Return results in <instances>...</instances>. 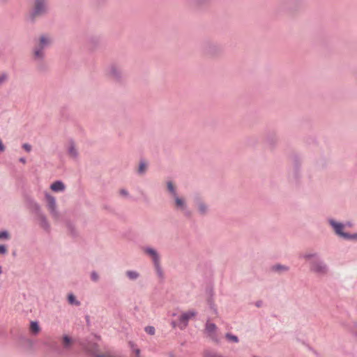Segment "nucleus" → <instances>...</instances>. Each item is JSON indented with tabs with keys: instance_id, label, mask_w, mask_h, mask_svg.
Segmentation results:
<instances>
[{
	"instance_id": "nucleus-1",
	"label": "nucleus",
	"mask_w": 357,
	"mask_h": 357,
	"mask_svg": "<svg viewBox=\"0 0 357 357\" xmlns=\"http://www.w3.org/2000/svg\"><path fill=\"white\" fill-rule=\"evenodd\" d=\"M47 10L45 0H33V7L30 13L31 19L44 14Z\"/></svg>"
},
{
	"instance_id": "nucleus-2",
	"label": "nucleus",
	"mask_w": 357,
	"mask_h": 357,
	"mask_svg": "<svg viewBox=\"0 0 357 357\" xmlns=\"http://www.w3.org/2000/svg\"><path fill=\"white\" fill-rule=\"evenodd\" d=\"M196 316V312L195 311L190 310L186 312L181 314L179 318V327L181 328H184L188 325V321L194 318Z\"/></svg>"
},
{
	"instance_id": "nucleus-3",
	"label": "nucleus",
	"mask_w": 357,
	"mask_h": 357,
	"mask_svg": "<svg viewBox=\"0 0 357 357\" xmlns=\"http://www.w3.org/2000/svg\"><path fill=\"white\" fill-rule=\"evenodd\" d=\"M330 223L333 226L335 233L337 234H338L339 236H342V237H343L344 238H356V237H357L356 234L351 236L349 235L348 234L343 232L342 231V229H343L344 226H343L342 224L335 222L333 220H331Z\"/></svg>"
},
{
	"instance_id": "nucleus-4",
	"label": "nucleus",
	"mask_w": 357,
	"mask_h": 357,
	"mask_svg": "<svg viewBox=\"0 0 357 357\" xmlns=\"http://www.w3.org/2000/svg\"><path fill=\"white\" fill-rule=\"evenodd\" d=\"M51 40L50 38L42 36L40 39L39 47L36 48L34 51V56L37 59H40L43 56L42 50L50 43Z\"/></svg>"
},
{
	"instance_id": "nucleus-5",
	"label": "nucleus",
	"mask_w": 357,
	"mask_h": 357,
	"mask_svg": "<svg viewBox=\"0 0 357 357\" xmlns=\"http://www.w3.org/2000/svg\"><path fill=\"white\" fill-rule=\"evenodd\" d=\"M144 251L146 254L152 257V260L155 264L158 273L161 275V269L160 268V259L156 251L152 248H146Z\"/></svg>"
},
{
	"instance_id": "nucleus-6",
	"label": "nucleus",
	"mask_w": 357,
	"mask_h": 357,
	"mask_svg": "<svg viewBox=\"0 0 357 357\" xmlns=\"http://www.w3.org/2000/svg\"><path fill=\"white\" fill-rule=\"evenodd\" d=\"M311 269L312 271L319 274H324L327 271L326 266L319 261L314 262L312 264Z\"/></svg>"
},
{
	"instance_id": "nucleus-7",
	"label": "nucleus",
	"mask_w": 357,
	"mask_h": 357,
	"mask_svg": "<svg viewBox=\"0 0 357 357\" xmlns=\"http://www.w3.org/2000/svg\"><path fill=\"white\" fill-rule=\"evenodd\" d=\"M216 329V326L214 324L209 322L206 323V331L207 334L214 340H217V336L215 335Z\"/></svg>"
},
{
	"instance_id": "nucleus-8",
	"label": "nucleus",
	"mask_w": 357,
	"mask_h": 357,
	"mask_svg": "<svg viewBox=\"0 0 357 357\" xmlns=\"http://www.w3.org/2000/svg\"><path fill=\"white\" fill-rule=\"evenodd\" d=\"M46 199L47 202L48 208L52 213H54L56 211V202L54 197L50 195H46Z\"/></svg>"
},
{
	"instance_id": "nucleus-9",
	"label": "nucleus",
	"mask_w": 357,
	"mask_h": 357,
	"mask_svg": "<svg viewBox=\"0 0 357 357\" xmlns=\"http://www.w3.org/2000/svg\"><path fill=\"white\" fill-rule=\"evenodd\" d=\"M50 188L54 192H61L64 190L65 185L61 181H56L51 185Z\"/></svg>"
},
{
	"instance_id": "nucleus-10",
	"label": "nucleus",
	"mask_w": 357,
	"mask_h": 357,
	"mask_svg": "<svg viewBox=\"0 0 357 357\" xmlns=\"http://www.w3.org/2000/svg\"><path fill=\"white\" fill-rule=\"evenodd\" d=\"M175 202H176V206L177 208H180L181 209L185 208V202L183 199L178 197L177 195H175L174 197Z\"/></svg>"
},
{
	"instance_id": "nucleus-11",
	"label": "nucleus",
	"mask_w": 357,
	"mask_h": 357,
	"mask_svg": "<svg viewBox=\"0 0 357 357\" xmlns=\"http://www.w3.org/2000/svg\"><path fill=\"white\" fill-rule=\"evenodd\" d=\"M30 330L33 333H38L40 331V327L38 322L32 321L30 325Z\"/></svg>"
},
{
	"instance_id": "nucleus-12",
	"label": "nucleus",
	"mask_w": 357,
	"mask_h": 357,
	"mask_svg": "<svg viewBox=\"0 0 357 357\" xmlns=\"http://www.w3.org/2000/svg\"><path fill=\"white\" fill-rule=\"evenodd\" d=\"M69 154L72 157H76L77 155L76 149L75 147V145L73 144H70L69 148H68Z\"/></svg>"
},
{
	"instance_id": "nucleus-13",
	"label": "nucleus",
	"mask_w": 357,
	"mask_h": 357,
	"mask_svg": "<svg viewBox=\"0 0 357 357\" xmlns=\"http://www.w3.org/2000/svg\"><path fill=\"white\" fill-rule=\"evenodd\" d=\"M72 339L68 335H65L63 337V344L65 347H69L72 344Z\"/></svg>"
},
{
	"instance_id": "nucleus-14",
	"label": "nucleus",
	"mask_w": 357,
	"mask_h": 357,
	"mask_svg": "<svg viewBox=\"0 0 357 357\" xmlns=\"http://www.w3.org/2000/svg\"><path fill=\"white\" fill-rule=\"evenodd\" d=\"M126 275L129 278L132 280L136 279L138 277V273L135 271H127Z\"/></svg>"
},
{
	"instance_id": "nucleus-15",
	"label": "nucleus",
	"mask_w": 357,
	"mask_h": 357,
	"mask_svg": "<svg viewBox=\"0 0 357 357\" xmlns=\"http://www.w3.org/2000/svg\"><path fill=\"white\" fill-rule=\"evenodd\" d=\"M167 188H168V190L172 192V194L173 195L174 197L175 195H177L176 193V190H175L174 186V185H173V183L172 182H168Z\"/></svg>"
},
{
	"instance_id": "nucleus-16",
	"label": "nucleus",
	"mask_w": 357,
	"mask_h": 357,
	"mask_svg": "<svg viewBox=\"0 0 357 357\" xmlns=\"http://www.w3.org/2000/svg\"><path fill=\"white\" fill-rule=\"evenodd\" d=\"M226 337H227V339L229 341H231V342H238V337L236 336L231 335V334H229V333H227L226 335Z\"/></svg>"
},
{
	"instance_id": "nucleus-17",
	"label": "nucleus",
	"mask_w": 357,
	"mask_h": 357,
	"mask_svg": "<svg viewBox=\"0 0 357 357\" xmlns=\"http://www.w3.org/2000/svg\"><path fill=\"white\" fill-rule=\"evenodd\" d=\"M68 301L70 304H75L77 305H79V303L75 300V298L73 295L70 294L68 296Z\"/></svg>"
},
{
	"instance_id": "nucleus-18",
	"label": "nucleus",
	"mask_w": 357,
	"mask_h": 357,
	"mask_svg": "<svg viewBox=\"0 0 357 357\" xmlns=\"http://www.w3.org/2000/svg\"><path fill=\"white\" fill-rule=\"evenodd\" d=\"M146 165L144 162H141L139 167L138 172L139 173H144L146 170Z\"/></svg>"
},
{
	"instance_id": "nucleus-19",
	"label": "nucleus",
	"mask_w": 357,
	"mask_h": 357,
	"mask_svg": "<svg viewBox=\"0 0 357 357\" xmlns=\"http://www.w3.org/2000/svg\"><path fill=\"white\" fill-rule=\"evenodd\" d=\"M145 331L150 335H153L155 333V328L153 326H147L145 328Z\"/></svg>"
},
{
	"instance_id": "nucleus-20",
	"label": "nucleus",
	"mask_w": 357,
	"mask_h": 357,
	"mask_svg": "<svg viewBox=\"0 0 357 357\" xmlns=\"http://www.w3.org/2000/svg\"><path fill=\"white\" fill-rule=\"evenodd\" d=\"M9 238V234L7 231L0 232V239Z\"/></svg>"
},
{
	"instance_id": "nucleus-21",
	"label": "nucleus",
	"mask_w": 357,
	"mask_h": 357,
	"mask_svg": "<svg viewBox=\"0 0 357 357\" xmlns=\"http://www.w3.org/2000/svg\"><path fill=\"white\" fill-rule=\"evenodd\" d=\"M22 147L26 152H30L31 150V146L29 144H24Z\"/></svg>"
},
{
	"instance_id": "nucleus-22",
	"label": "nucleus",
	"mask_w": 357,
	"mask_h": 357,
	"mask_svg": "<svg viewBox=\"0 0 357 357\" xmlns=\"http://www.w3.org/2000/svg\"><path fill=\"white\" fill-rule=\"evenodd\" d=\"M7 252V248L3 245H0V254H6Z\"/></svg>"
},
{
	"instance_id": "nucleus-23",
	"label": "nucleus",
	"mask_w": 357,
	"mask_h": 357,
	"mask_svg": "<svg viewBox=\"0 0 357 357\" xmlns=\"http://www.w3.org/2000/svg\"><path fill=\"white\" fill-rule=\"evenodd\" d=\"M91 280L97 281L98 280V275L96 272H93L91 275Z\"/></svg>"
},
{
	"instance_id": "nucleus-24",
	"label": "nucleus",
	"mask_w": 357,
	"mask_h": 357,
	"mask_svg": "<svg viewBox=\"0 0 357 357\" xmlns=\"http://www.w3.org/2000/svg\"><path fill=\"white\" fill-rule=\"evenodd\" d=\"M7 79L6 74H0V84L3 83Z\"/></svg>"
},
{
	"instance_id": "nucleus-25",
	"label": "nucleus",
	"mask_w": 357,
	"mask_h": 357,
	"mask_svg": "<svg viewBox=\"0 0 357 357\" xmlns=\"http://www.w3.org/2000/svg\"><path fill=\"white\" fill-rule=\"evenodd\" d=\"M273 269L278 271H280V270H287V268H284L283 266H274L273 268Z\"/></svg>"
},
{
	"instance_id": "nucleus-26",
	"label": "nucleus",
	"mask_w": 357,
	"mask_h": 357,
	"mask_svg": "<svg viewBox=\"0 0 357 357\" xmlns=\"http://www.w3.org/2000/svg\"><path fill=\"white\" fill-rule=\"evenodd\" d=\"M199 211L202 212V213H204L205 211H206V207L204 206V204H201L199 206Z\"/></svg>"
},
{
	"instance_id": "nucleus-27",
	"label": "nucleus",
	"mask_w": 357,
	"mask_h": 357,
	"mask_svg": "<svg viewBox=\"0 0 357 357\" xmlns=\"http://www.w3.org/2000/svg\"><path fill=\"white\" fill-rule=\"evenodd\" d=\"M120 194L123 196H127L128 195V192L126 190H121Z\"/></svg>"
},
{
	"instance_id": "nucleus-28",
	"label": "nucleus",
	"mask_w": 357,
	"mask_h": 357,
	"mask_svg": "<svg viewBox=\"0 0 357 357\" xmlns=\"http://www.w3.org/2000/svg\"><path fill=\"white\" fill-rule=\"evenodd\" d=\"M20 161L21 162L24 163V164L26 162V160H25L24 158H20Z\"/></svg>"
},
{
	"instance_id": "nucleus-29",
	"label": "nucleus",
	"mask_w": 357,
	"mask_h": 357,
	"mask_svg": "<svg viewBox=\"0 0 357 357\" xmlns=\"http://www.w3.org/2000/svg\"><path fill=\"white\" fill-rule=\"evenodd\" d=\"M139 349H136V354L139 355Z\"/></svg>"
},
{
	"instance_id": "nucleus-30",
	"label": "nucleus",
	"mask_w": 357,
	"mask_h": 357,
	"mask_svg": "<svg viewBox=\"0 0 357 357\" xmlns=\"http://www.w3.org/2000/svg\"><path fill=\"white\" fill-rule=\"evenodd\" d=\"M1 273H2L1 267L0 266V274H1Z\"/></svg>"
},
{
	"instance_id": "nucleus-31",
	"label": "nucleus",
	"mask_w": 357,
	"mask_h": 357,
	"mask_svg": "<svg viewBox=\"0 0 357 357\" xmlns=\"http://www.w3.org/2000/svg\"><path fill=\"white\" fill-rule=\"evenodd\" d=\"M214 357H216V356H214ZM217 357H220V356H217Z\"/></svg>"
},
{
	"instance_id": "nucleus-32",
	"label": "nucleus",
	"mask_w": 357,
	"mask_h": 357,
	"mask_svg": "<svg viewBox=\"0 0 357 357\" xmlns=\"http://www.w3.org/2000/svg\"><path fill=\"white\" fill-rule=\"evenodd\" d=\"M253 357H257V356H253Z\"/></svg>"
}]
</instances>
